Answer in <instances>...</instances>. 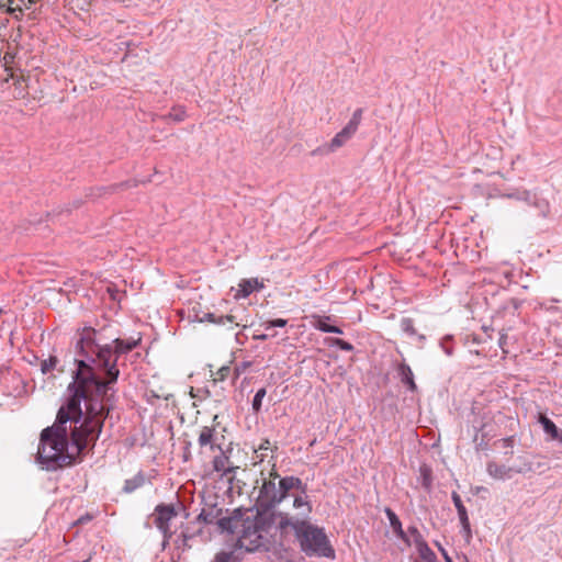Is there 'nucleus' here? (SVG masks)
<instances>
[{"mask_svg": "<svg viewBox=\"0 0 562 562\" xmlns=\"http://www.w3.org/2000/svg\"><path fill=\"white\" fill-rule=\"evenodd\" d=\"M314 322L313 325L316 329L323 331V333H330V334H342V330L337 327L328 324V321L330 319L328 316H319L314 315L312 316Z\"/></svg>", "mask_w": 562, "mask_h": 562, "instance_id": "4468645a", "label": "nucleus"}, {"mask_svg": "<svg viewBox=\"0 0 562 562\" xmlns=\"http://www.w3.org/2000/svg\"><path fill=\"white\" fill-rule=\"evenodd\" d=\"M349 139L345 136V134L339 131L323 148H318L317 151L322 150L326 154L335 153L338 148L342 147Z\"/></svg>", "mask_w": 562, "mask_h": 562, "instance_id": "f3484780", "label": "nucleus"}, {"mask_svg": "<svg viewBox=\"0 0 562 562\" xmlns=\"http://www.w3.org/2000/svg\"><path fill=\"white\" fill-rule=\"evenodd\" d=\"M255 338L258 340H266L268 338V335H266V334L256 335Z\"/></svg>", "mask_w": 562, "mask_h": 562, "instance_id": "2f4dec72", "label": "nucleus"}, {"mask_svg": "<svg viewBox=\"0 0 562 562\" xmlns=\"http://www.w3.org/2000/svg\"><path fill=\"white\" fill-rule=\"evenodd\" d=\"M276 529H285L292 527L300 541L301 549L307 555H317L324 558H334L335 551L322 528L313 526L306 521H292L288 517L279 516Z\"/></svg>", "mask_w": 562, "mask_h": 562, "instance_id": "7ed1b4c3", "label": "nucleus"}, {"mask_svg": "<svg viewBox=\"0 0 562 562\" xmlns=\"http://www.w3.org/2000/svg\"><path fill=\"white\" fill-rule=\"evenodd\" d=\"M213 469L214 471L222 473V476H226L229 473L235 472L237 467L232 465L229 458L222 452L220 456L214 458Z\"/></svg>", "mask_w": 562, "mask_h": 562, "instance_id": "9d476101", "label": "nucleus"}, {"mask_svg": "<svg viewBox=\"0 0 562 562\" xmlns=\"http://www.w3.org/2000/svg\"><path fill=\"white\" fill-rule=\"evenodd\" d=\"M439 549H440V551H441V553H442V555H443V558H445L446 562H452V560H451V558L448 555L447 551H446L445 549H442V548H439Z\"/></svg>", "mask_w": 562, "mask_h": 562, "instance_id": "7c9ffc66", "label": "nucleus"}, {"mask_svg": "<svg viewBox=\"0 0 562 562\" xmlns=\"http://www.w3.org/2000/svg\"><path fill=\"white\" fill-rule=\"evenodd\" d=\"M2 313H3V310L0 307V314H2Z\"/></svg>", "mask_w": 562, "mask_h": 562, "instance_id": "72a5a7b5", "label": "nucleus"}, {"mask_svg": "<svg viewBox=\"0 0 562 562\" xmlns=\"http://www.w3.org/2000/svg\"><path fill=\"white\" fill-rule=\"evenodd\" d=\"M57 417V425L45 428L41 434L37 461L46 470H55L69 459L67 454V430Z\"/></svg>", "mask_w": 562, "mask_h": 562, "instance_id": "f03ea898", "label": "nucleus"}, {"mask_svg": "<svg viewBox=\"0 0 562 562\" xmlns=\"http://www.w3.org/2000/svg\"><path fill=\"white\" fill-rule=\"evenodd\" d=\"M487 473L495 480L504 481L510 479L512 469L496 463H488Z\"/></svg>", "mask_w": 562, "mask_h": 562, "instance_id": "2eb2a0df", "label": "nucleus"}, {"mask_svg": "<svg viewBox=\"0 0 562 562\" xmlns=\"http://www.w3.org/2000/svg\"><path fill=\"white\" fill-rule=\"evenodd\" d=\"M266 389L261 387L259 389L252 400V409L255 412H259L261 408L262 400L266 396Z\"/></svg>", "mask_w": 562, "mask_h": 562, "instance_id": "b1692460", "label": "nucleus"}, {"mask_svg": "<svg viewBox=\"0 0 562 562\" xmlns=\"http://www.w3.org/2000/svg\"><path fill=\"white\" fill-rule=\"evenodd\" d=\"M335 345L337 347H339L341 350H346V351H351L353 348L351 344H349L348 341H345L342 339H336Z\"/></svg>", "mask_w": 562, "mask_h": 562, "instance_id": "c85d7f7f", "label": "nucleus"}, {"mask_svg": "<svg viewBox=\"0 0 562 562\" xmlns=\"http://www.w3.org/2000/svg\"><path fill=\"white\" fill-rule=\"evenodd\" d=\"M263 289V283L259 281L257 278L252 279H243L238 283L236 292L234 294L235 300L246 299L255 291H260Z\"/></svg>", "mask_w": 562, "mask_h": 562, "instance_id": "0eeeda50", "label": "nucleus"}, {"mask_svg": "<svg viewBox=\"0 0 562 562\" xmlns=\"http://www.w3.org/2000/svg\"><path fill=\"white\" fill-rule=\"evenodd\" d=\"M136 341H133V342H126L124 345L123 341L116 339L115 340V352H125V351H128V350H132L135 346H136Z\"/></svg>", "mask_w": 562, "mask_h": 562, "instance_id": "a878e982", "label": "nucleus"}, {"mask_svg": "<svg viewBox=\"0 0 562 562\" xmlns=\"http://www.w3.org/2000/svg\"><path fill=\"white\" fill-rule=\"evenodd\" d=\"M301 493L293 499V508L299 510V514L303 517H307L312 512V505L306 494V487L302 483V488H297Z\"/></svg>", "mask_w": 562, "mask_h": 562, "instance_id": "1a4fd4ad", "label": "nucleus"}, {"mask_svg": "<svg viewBox=\"0 0 562 562\" xmlns=\"http://www.w3.org/2000/svg\"><path fill=\"white\" fill-rule=\"evenodd\" d=\"M538 420L542 425L544 432L548 434L551 437V439H559L561 432L559 431L557 425L551 419H549L544 415H540Z\"/></svg>", "mask_w": 562, "mask_h": 562, "instance_id": "6ab92c4d", "label": "nucleus"}, {"mask_svg": "<svg viewBox=\"0 0 562 562\" xmlns=\"http://www.w3.org/2000/svg\"><path fill=\"white\" fill-rule=\"evenodd\" d=\"M420 474L423 476V485L425 488L429 490L431 486V474L430 469L426 465L420 467Z\"/></svg>", "mask_w": 562, "mask_h": 562, "instance_id": "393cba45", "label": "nucleus"}, {"mask_svg": "<svg viewBox=\"0 0 562 562\" xmlns=\"http://www.w3.org/2000/svg\"><path fill=\"white\" fill-rule=\"evenodd\" d=\"M205 322L212 323V324H217V325H224L226 322L233 323L234 316L226 315V316L216 317L215 314H213V313H206L202 317H199L198 315H195L194 317L190 318V323H205Z\"/></svg>", "mask_w": 562, "mask_h": 562, "instance_id": "ddd939ff", "label": "nucleus"}, {"mask_svg": "<svg viewBox=\"0 0 562 562\" xmlns=\"http://www.w3.org/2000/svg\"><path fill=\"white\" fill-rule=\"evenodd\" d=\"M398 374L401 378V381L408 386L411 391H416L417 386L414 381V374L411 369V367L406 363H401L398 367Z\"/></svg>", "mask_w": 562, "mask_h": 562, "instance_id": "dca6fc26", "label": "nucleus"}, {"mask_svg": "<svg viewBox=\"0 0 562 562\" xmlns=\"http://www.w3.org/2000/svg\"><path fill=\"white\" fill-rule=\"evenodd\" d=\"M288 324V321L284 319V318H277V319H272V321H269L265 324L266 328L269 329L271 327H284L286 326Z\"/></svg>", "mask_w": 562, "mask_h": 562, "instance_id": "bb28decb", "label": "nucleus"}, {"mask_svg": "<svg viewBox=\"0 0 562 562\" xmlns=\"http://www.w3.org/2000/svg\"><path fill=\"white\" fill-rule=\"evenodd\" d=\"M156 512V526L164 533L166 540H169L173 533L171 522L177 517V512L171 505H159Z\"/></svg>", "mask_w": 562, "mask_h": 562, "instance_id": "423d86ee", "label": "nucleus"}, {"mask_svg": "<svg viewBox=\"0 0 562 562\" xmlns=\"http://www.w3.org/2000/svg\"><path fill=\"white\" fill-rule=\"evenodd\" d=\"M56 362H57V360L55 358H49L48 360H45L42 363V371L44 373L48 372L49 370H52L56 366Z\"/></svg>", "mask_w": 562, "mask_h": 562, "instance_id": "cd10ccee", "label": "nucleus"}, {"mask_svg": "<svg viewBox=\"0 0 562 562\" xmlns=\"http://www.w3.org/2000/svg\"><path fill=\"white\" fill-rule=\"evenodd\" d=\"M94 337V329H82L77 349L86 359L78 360L75 381L69 385L72 395L67 405L58 411L61 423H80L72 430V440L78 450L85 449L101 432L104 408L93 395L103 396L108 385L115 382L120 373L115 352L110 347H99Z\"/></svg>", "mask_w": 562, "mask_h": 562, "instance_id": "f257e3e1", "label": "nucleus"}, {"mask_svg": "<svg viewBox=\"0 0 562 562\" xmlns=\"http://www.w3.org/2000/svg\"><path fill=\"white\" fill-rule=\"evenodd\" d=\"M385 514L389 518V521H390V525L393 529V531L402 539L405 538V532L402 528V522L400 521L398 517L396 516V514L390 509V508H386L385 509Z\"/></svg>", "mask_w": 562, "mask_h": 562, "instance_id": "412c9836", "label": "nucleus"}, {"mask_svg": "<svg viewBox=\"0 0 562 562\" xmlns=\"http://www.w3.org/2000/svg\"><path fill=\"white\" fill-rule=\"evenodd\" d=\"M214 436L215 430L211 427H203L200 430L198 442L201 448L210 447L211 449L214 448Z\"/></svg>", "mask_w": 562, "mask_h": 562, "instance_id": "a211bd4d", "label": "nucleus"}, {"mask_svg": "<svg viewBox=\"0 0 562 562\" xmlns=\"http://www.w3.org/2000/svg\"><path fill=\"white\" fill-rule=\"evenodd\" d=\"M361 120H362V110L358 109L353 112L349 122L341 128V132L345 134V136L348 139H351V137L356 134Z\"/></svg>", "mask_w": 562, "mask_h": 562, "instance_id": "f8f14e48", "label": "nucleus"}, {"mask_svg": "<svg viewBox=\"0 0 562 562\" xmlns=\"http://www.w3.org/2000/svg\"><path fill=\"white\" fill-rule=\"evenodd\" d=\"M277 472H271L270 477L265 480L259 488L257 497V506L266 513V510L279 505L288 495L290 490L302 488V481L295 476H285L279 480Z\"/></svg>", "mask_w": 562, "mask_h": 562, "instance_id": "20e7f679", "label": "nucleus"}, {"mask_svg": "<svg viewBox=\"0 0 562 562\" xmlns=\"http://www.w3.org/2000/svg\"><path fill=\"white\" fill-rule=\"evenodd\" d=\"M184 117V112L180 111L179 113L175 114L173 120L175 121H182Z\"/></svg>", "mask_w": 562, "mask_h": 562, "instance_id": "c756f323", "label": "nucleus"}, {"mask_svg": "<svg viewBox=\"0 0 562 562\" xmlns=\"http://www.w3.org/2000/svg\"><path fill=\"white\" fill-rule=\"evenodd\" d=\"M241 522L243 521L236 517H224L221 518L217 524L223 531L235 532Z\"/></svg>", "mask_w": 562, "mask_h": 562, "instance_id": "4be33fe9", "label": "nucleus"}, {"mask_svg": "<svg viewBox=\"0 0 562 562\" xmlns=\"http://www.w3.org/2000/svg\"><path fill=\"white\" fill-rule=\"evenodd\" d=\"M560 442H562V432L560 434V437L558 439Z\"/></svg>", "mask_w": 562, "mask_h": 562, "instance_id": "473e14b6", "label": "nucleus"}, {"mask_svg": "<svg viewBox=\"0 0 562 562\" xmlns=\"http://www.w3.org/2000/svg\"><path fill=\"white\" fill-rule=\"evenodd\" d=\"M451 497H452V502L457 508L460 522H461L464 531L469 533L470 532V521H469L467 509L461 501V497L457 492H453Z\"/></svg>", "mask_w": 562, "mask_h": 562, "instance_id": "9b49d317", "label": "nucleus"}, {"mask_svg": "<svg viewBox=\"0 0 562 562\" xmlns=\"http://www.w3.org/2000/svg\"><path fill=\"white\" fill-rule=\"evenodd\" d=\"M400 325L402 330L409 337H415L419 341H424L426 339L424 335L417 333L412 318H403Z\"/></svg>", "mask_w": 562, "mask_h": 562, "instance_id": "aec40b11", "label": "nucleus"}, {"mask_svg": "<svg viewBox=\"0 0 562 562\" xmlns=\"http://www.w3.org/2000/svg\"><path fill=\"white\" fill-rule=\"evenodd\" d=\"M267 519V513H260L256 519H245L241 522L243 531L238 537V546L247 551L258 550L263 546V533H268V529L263 524Z\"/></svg>", "mask_w": 562, "mask_h": 562, "instance_id": "39448f33", "label": "nucleus"}, {"mask_svg": "<svg viewBox=\"0 0 562 562\" xmlns=\"http://www.w3.org/2000/svg\"><path fill=\"white\" fill-rule=\"evenodd\" d=\"M145 482V479L142 474H137L131 480H127L124 485V491L131 493L142 486Z\"/></svg>", "mask_w": 562, "mask_h": 562, "instance_id": "5701e85b", "label": "nucleus"}, {"mask_svg": "<svg viewBox=\"0 0 562 562\" xmlns=\"http://www.w3.org/2000/svg\"><path fill=\"white\" fill-rule=\"evenodd\" d=\"M412 532L415 536L414 537V546L419 554V558L424 562H437L435 552L429 548V546L423 539L420 533L416 529H413Z\"/></svg>", "mask_w": 562, "mask_h": 562, "instance_id": "6e6552de", "label": "nucleus"}]
</instances>
